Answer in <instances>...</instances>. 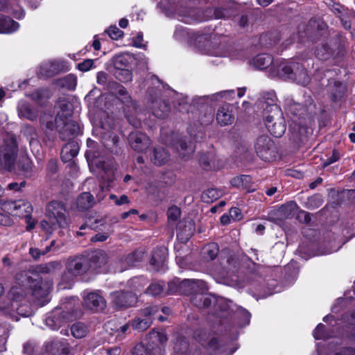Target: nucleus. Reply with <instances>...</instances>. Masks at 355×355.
Returning <instances> with one entry per match:
<instances>
[{"mask_svg": "<svg viewBox=\"0 0 355 355\" xmlns=\"http://www.w3.org/2000/svg\"><path fill=\"white\" fill-rule=\"evenodd\" d=\"M223 24L218 26H215L214 33L207 34L194 33L182 27L176 29L174 36L177 40L187 39L189 42L197 48L201 53L209 54L215 56H225L223 52L224 46L220 40V37L223 35L220 32Z\"/></svg>", "mask_w": 355, "mask_h": 355, "instance_id": "nucleus-1", "label": "nucleus"}, {"mask_svg": "<svg viewBox=\"0 0 355 355\" xmlns=\"http://www.w3.org/2000/svg\"><path fill=\"white\" fill-rule=\"evenodd\" d=\"M46 219L41 220L40 226L46 234L51 236L57 229L68 227L70 219L62 202L53 201L46 207Z\"/></svg>", "mask_w": 355, "mask_h": 355, "instance_id": "nucleus-2", "label": "nucleus"}, {"mask_svg": "<svg viewBox=\"0 0 355 355\" xmlns=\"http://www.w3.org/2000/svg\"><path fill=\"white\" fill-rule=\"evenodd\" d=\"M263 108V117L267 129L275 137H281L286 131V122L280 107L275 103L276 96L268 93Z\"/></svg>", "mask_w": 355, "mask_h": 355, "instance_id": "nucleus-3", "label": "nucleus"}, {"mask_svg": "<svg viewBox=\"0 0 355 355\" xmlns=\"http://www.w3.org/2000/svg\"><path fill=\"white\" fill-rule=\"evenodd\" d=\"M18 145L16 137L6 133L0 139V164L8 171L14 168L18 155Z\"/></svg>", "mask_w": 355, "mask_h": 355, "instance_id": "nucleus-4", "label": "nucleus"}, {"mask_svg": "<svg viewBox=\"0 0 355 355\" xmlns=\"http://www.w3.org/2000/svg\"><path fill=\"white\" fill-rule=\"evenodd\" d=\"M146 347L137 344L133 349L132 355H165L166 335L159 331H151L148 336Z\"/></svg>", "mask_w": 355, "mask_h": 355, "instance_id": "nucleus-5", "label": "nucleus"}, {"mask_svg": "<svg viewBox=\"0 0 355 355\" xmlns=\"http://www.w3.org/2000/svg\"><path fill=\"white\" fill-rule=\"evenodd\" d=\"M207 287L206 283L200 279H184L180 281L175 278L168 283L169 293H179L183 295L195 294L198 291H206Z\"/></svg>", "mask_w": 355, "mask_h": 355, "instance_id": "nucleus-6", "label": "nucleus"}, {"mask_svg": "<svg viewBox=\"0 0 355 355\" xmlns=\"http://www.w3.org/2000/svg\"><path fill=\"white\" fill-rule=\"evenodd\" d=\"M89 269V263L87 258L84 257H69L66 263V271L62 276V280L69 282L73 277L85 274Z\"/></svg>", "mask_w": 355, "mask_h": 355, "instance_id": "nucleus-7", "label": "nucleus"}, {"mask_svg": "<svg viewBox=\"0 0 355 355\" xmlns=\"http://www.w3.org/2000/svg\"><path fill=\"white\" fill-rule=\"evenodd\" d=\"M254 148L257 155L264 161L270 162L276 156L275 144L267 135H261L257 139Z\"/></svg>", "mask_w": 355, "mask_h": 355, "instance_id": "nucleus-8", "label": "nucleus"}, {"mask_svg": "<svg viewBox=\"0 0 355 355\" xmlns=\"http://www.w3.org/2000/svg\"><path fill=\"white\" fill-rule=\"evenodd\" d=\"M1 207L4 211L19 217L28 216L33 211L31 204L22 199L14 201L4 200L1 202Z\"/></svg>", "mask_w": 355, "mask_h": 355, "instance_id": "nucleus-9", "label": "nucleus"}, {"mask_svg": "<svg viewBox=\"0 0 355 355\" xmlns=\"http://www.w3.org/2000/svg\"><path fill=\"white\" fill-rule=\"evenodd\" d=\"M236 10L233 3H228L217 8H207L202 13L205 20L228 19L231 16L235 15Z\"/></svg>", "mask_w": 355, "mask_h": 355, "instance_id": "nucleus-10", "label": "nucleus"}, {"mask_svg": "<svg viewBox=\"0 0 355 355\" xmlns=\"http://www.w3.org/2000/svg\"><path fill=\"white\" fill-rule=\"evenodd\" d=\"M86 156L98 168L104 171L105 175H102L103 179L107 180L108 182H112L114 180V166L112 162H105L104 159H101V153L92 148L86 151Z\"/></svg>", "mask_w": 355, "mask_h": 355, "instance_id": "nucleus-11", "label": "nucleus"}, {"mask_svg": "<svg viewBox=\"0 0 355 355\" xmlns=\"http://www.w3.org/2000/svg\"><path fill=\"white\" fill-rule=\"evenodd\" d=\"M157 312L158 308L155 306L142 309L139 315L132 321V327L139 331H146L152 324L154 316Z\"/></svg>", "mask_w": 355, "mask_h": 355, "instance_id": "nucleus-12", "label": "nucleus"}, {"mask_svg": "<svg viewBox=\"0 0 355 355\" xmlns=\"http://www.w3.org/2000/svg\"><path fill=\"white\" fill-rule=\"evenodd\" d=\"M137 302V295L132 292L116 291L112 294V304L117 310L132 306Z\"/></svg>", "mask_w": 355, "mask_h": 355, "instance_id": "nucleus-13", "label": "nucleus"}, {"mask_svg": "<svg viewBox=\"0 0 355 355\" xmlns=\"http://www.w3.org/2000/svg\"><path fill=\"white\" fill-rule=\"evenodd\" d=\"M117 93L119 95L121 101L123 103L127 104V107L125 109L124 112L130 123L132 124L135 128L139 127L141 125L140 120L135 119L132 116H131L130 114L131 107L132 108L133 110L135 111V112H137L136 103L131 100L130 96L128 95L126 89L123 86L120 85L118 87Z\"/></svg>", "mask_w": 355, "mask_h": 355, "instance_id": "nucleus-14", "label": "nucleus"}, {"mask_svg": "<svg viewBox=\"0 0 355 355\" xmlns=\"http://www.w3.org/2000/svg\"><path fill=\"white\" fill-rule=\"evenodd\" d=\"M297 62L291 61H275L270 67V71L273 76H279L284 79H291L292 71H294Z\"/></svg>", "mask_w": 355, "mask_h": 355, "instance_id": "nucleus-15", "label": "nucleus"}, {"mask_svg": "<svg viewBox=\"0 0 355 355\" xmlns=\"http://www.w3.org/2000/svg\"><path fill=\"white\" fill-rule=\"evenodd\" d=\"M128 140L131 148L137 152H143L150 145L149 137L141 132H132L130 133Z\"/></svg>", "mask_w": 355, "mask_h": 355, "instance_id": "nucleus-16", "label": "nucleus"}, {"mask_svg": "<svg viewBox=\"0 0 355 355\" xmlns=\"http://www.w3.org/2000/svg\"><path fill=\"white\" fill-rule=\"evenodd\" d=\"M83 304L85 308L98 312L106 307V301L98 292H91L84 297Z\"/></svg>", "mask_w": 355, "mask_h": 355, "instance_id": "nucleus-17", "label": "nucleus"}, {"mask_svg": "<svg viewBox=\"0 0 355 355\" xmlns=\"http://www.w3.org/2000/svg\"><path fill=\"white\" fill-rule=\"evenodd\" d=\"M61 126L59 133L62 140L70 141L78 136L80 132V126L76 121L64 119V123Z\"/></svg>", "mask_w": 355, "mask_h": 355, "instance_id": "nucleus-18", "label": "nucleus"}, {"mask_svg": "<svg viewBox=\"0 0 355 355\" xmlns=\"http://www.w3.org/2000/svg\"><path fill=\"white\" fill-rule=\"evenodd\" d=\"M46 352L51 355H72L69 344L65 341L52 340L45 344Z\"/></svg>", "mask_w": 355, "mask_h": 355, "instance_id": "nucleus-19", "label": "nucleus"}, {"mask_svg": "<svg viewBox=\"0 0 355 355\" xmlns=\"http://www.w3.org/2000/svg\"><path fill=\"white\" fill-rule=\"evenodd\" d=\"M171 355H202V354L196 347H189L184 339L178 338L174 343L173 352Z\"/></svg>", "mask_w": 355, "mask_h": 355, "instance_id": "nucleus-20", "label": "nucleus"}, {"mask_svg": "<svg viewBox=\"0 0 355 355\" xmlns=\"http://www.w3.org/2000/svg\"><path fill=\"white\" fill-rule=\"evenodd\" d=\"M66 321V314L60 308H56L47 315L45 320L46 326L53 330L58 329Z\"/></svg>", "mask_w": 355, "mask_h": 355, "instance_id": "nucleus-21", "label": "nucleus"}, {"mask_svg": "<svg viewBox=\"0 0 355 355\" xmlns=\"http://www.w3.org/2000/svg\"><path fill=\"white\" fill-rule=\"evenodd\" d=\"M167 257V249L164 247H158L154 250L150 259V263L153 269L160 271L164 269Z\"/></svg>", "mask_w": 355, "mask_h": 355, "instance_id": "nucleus-22", "label": "nucleus"}, {"mask_svg": "<svg viewBox=\"0 0 355 355\" xmlns=\"http://www.w3.org/2000/svg\"><path fill=\"white\" fill-rule=\"evenodd\" d=\"M65 64L63 61L53 60L42 64L40 67V73L50 77L64 70Z\"/></svg>", "mask_w": 355, "mask_h": 355, "instance_id": "nucleus-23", "label": "nucleus"}, {"mask_svg": "<svg viewBox=\"0 0 355 355\" xmlns=\"http://www.w3.org/2000/svg\"><path fill=\"white\" fill-rule=\"evenodd\" d=\"M89 268L98 269L103 267L107 263L108 257L105 251L98 250L93 252L87 259Z\"/></svg>", "mask_w": 355, "mask_h": 355, "instance_id": "nucleus-24", "label": "nucleus"}, {"mask_svg": "<svg viewBox=\"0 0 355 355\" xmlns=\"http://www.w3.org/2000/svg\"><path fill=\"white\" fill-rule=\"evenodd\" d=\"M290 80L299 85H306L309 83L310 78L304 67L302 64L297 62L294 71H292Z\"/></svg>", "mask_w": 355, "mask_h": 355, "instance_id": "nucleus-25", "label": "nucleus"}, {"mask_svg": "<svg viewBox=\"0 0 355 355\" xmlns=\"http://www.w3.org/2000/svg\"><path fill=\"white\" fill-rule=\"evenodd\" d=\"M95 204L94 196L89 192H83L76 198V206L79 211H85L92 207Z\"/></svg>", "mask_w": 355, "mask_h": 355, "instance_id": "nucleus-26", "label": "nucleus"}, {"mask_svg": "<svg viewBox=\"0 0 355 355\" xmlns=\"http://www.w3.org/2000/svg\"><path fill=\"white\" fill-rule=\"evenodd\" d=\"M150 159L155 165L162 166L168 161L169 153L164 147H156L151 153Z\"/></svg>", "mask_w": 355, "mask_h": 355, "instance_id": "nucleus-27", "label": "nucleus"}, {"mask_svg": "<svg viewBox=\"0 0 355 355\" xmlns=\"http://www.w3.org/2000/svg\"><path fill=\"white\" fill-rule=\"evenodd\" d=\"M135 58L130 53H125L115 55L112 59L114 69L130 68Z\"/></svg>", "mask_w": 355, "mask_h": 355, "instance_id": "nucleus-28", "label": "nucleus"}, {"mask_svg": "<svg viewBox=\"0 0 355 355\" xmlns=\"http://www.w3.org/2000/svg\"><path fill=\"white\" fill-rule=\"evenodd\" d=\"M234 116L228 105L220 107L216 113V121L220 125H230L234 121Z\"/></svg>", "mask_w": 355, "mask_h": 355, "instance_id": "nucleus-29", "label": "nucleus"}, {"mask_svg": "<svg viewBox=\"0 0 355 355\" xmlns=\"http://www.w3.org/2000/svg\"><path fill=\"white\" fill-rule=\"evenodd\" d=\"M17 112L20 118H24L30 121H34L37 118V112L31 105L24 101H21L17 106Z\"/></svg>", "mask_w": 355, "mask_h": 355, "instance_id": "nucleus-30", "label": "nucleus"}, {"mask_svg": "<svg viewBox=\"0 0 355 355\" xmlns=\"http://www.w3.org/2000/svg\"><path fill=\"white\" fill-rule=\"evenodd\" d=\"M212 298L205 291H198L191 297V303L198 308H207L212 304Z\"/></svg>", "mask_w": 355, "mask_h": 355, "instance_id": "nucleus-31", "label": "nucleus"}, {"mask_svg": "<svg viewBox=\"0 0 355 355\" xmlns=\"http://www.w3.org/2000/svg\"><path fill=\"white\" fill-rule=\"evenodd\" d=\"M331 11L342 22H347V20L355 18V12L352 10H349L340 3H338Z\"/></svg>", "mask_w": 355, "mask_h": 355, "instance_id": "nucleus-32", "label": "nucleus"}, {"mask_svg": "<svg viewBox=\"0 0 355 355\" xmlns=\"http://www.w3.org/2000/svg\"><path fill=\"white\" fill-rule=\"evenodd\" d=\"M41 123L49 130H53L55 129L59 130L62 123H64V119L61 118L60 114H57L55 119L51 115H44L41 118Z\"/></svg>", "mask_w": 355, "mask_h": 355, "instance_id": "nucleus-33", "label": "nucleus"}, {"mask_svg": "<svg viewBox=\"0 0 355 355\" xmlns=\"http://www.w3.org/2000/svg\"><path fill=\"white\" fill-rule=\"evenodd\" d=\"M251 63L257 69H264L270 66L272 67L275 61L271 55L262 53L254 57Z\"/></svg>", "mask_w": 355, "mask_h": 355, "instance_id": "nucleus-34", "label": "nucleus"}, {"mask_svg": "<svg viewBox=\"0 0 355 355\" xmlns=\"http://www.w3.org/2000/svg\"><path fill=\"white\" fill-rule=\"evenodd\" d=\"M172 145L177 148L180 155L183 158L189 157L194 152L195 149L194 146L191 142L187 144V142L182 139L175 141L173 144H172Z\"/></svg>", "mask_w": 355, "mask_h": 355, "instance_id": "nucleus-35", "label": "nucleus"}, {"mask_svg": "<svg viewBox=\"0 0 355 355\" xmlns=\"http://www.w3.org/2000/svg\"><path fill=\"white\" fill-rule=\"evenodd\" d=\"M79 151L78 143L71 141L66 144L61 151V157L65 162L76 157Z\"/></svg>", "mask_w": 355, "mask_h": 355, "instance_id": "nucleus-36", "label": "nucleus"}, {"mask_svg": "<svg viewBox=\"0 0 355 355\" xmlns=\"http://www.w3.org/2000/svg\"><path fill=\"white\" fill-rule=\"evenodd\" d=\"M297 208L295 202L291 201L282 205L277 211V215L281 220L292 217Z\"/></svg>", "mask_w": 355, "mask_h": 355, "instance_id": "nucleus-37", "label": "nucleus"}, {"mask_svg": "<svg viewBox=\"0 0 355 355\" xmlns=\"http://www.w3.org/2000/svg\"><path fill=\"white\" fill-rule=\"evenodd\" d=\"M251 182L252 178L250 176L242 175L232 178L231 180V184L237 188L247 189L248 192H252L254 191V189H250Z\"/></svg>", "mask_w": 355, "mask_h": 355, "instance_id": "nucleus-38", "label": "nucleus"}, {"mask_svg": "<svg viewBox=\"0 0 355 355\" xmlns=\"http://www.w3.org/2000/svg\"><path fill=\"white\" fill-rule=\"evenodd\" d=\"M148 281L144 277H138L132 278L128 282V286L131 288V291L132 293H136L138 296V293L141 292L146 285L147 284Z\"/></svg>", "mask_w": 355, "mask_h": 355, "instance_id": "nucleus-39", "label": "nucleus"}, {"mask_svg": "<svg viewBox=\"0 0 355 355\" xmlns=\"http://www.w3.org/2000/svg\"><path fill=\"white\" fill-rule=\"evenodd\" d=\"M219 248L214 243H209L202 248V256L207 261L214 260L218 255Z\"/></svg>", "mask_w": 355, "mask_h": 355, "instance_id": "nucleus-40", "label": "nucleus"}, {"mask_svg": "<svg viewBox=\"0 0 355 355\" xmlns=\"http://www.w3.org/2000/svg\"><path fill=\"white\" fill-rule=\"evenodd\" d=\"M221 196V191L211 188L202 192L201 199L205 203H211L218 199Z\"/></svg>", "mask_w": 355, "mask_h": 355, "instance_id": "nucleus-41", "label": "nucleus"}, {"mask_svg": "<svg viewBox=\"0 0 355 355\" xmlns=\"http://www.w3.org/2000/svg\"><path fill=\"white\" fill-rule=\"evenodd\" d=\"M118 144L119 137L114 134L103 139V146L112 153L116 154L119 153Z\"/></svg>", "mask_w": 355, "mask_h": 355, "instance_id": "nucleus-42", "label": "nucleus"}, {"mask_svg": "<svg viewBox=\"0 0 355 355\" xmlns=\"http://www.w3.org/2000/svg\"><path fill=\"white\" fill-rule=\"evenodd\" d=\"M144 258V253L141 251H135L132 253L128 254L126 257L123 258L124 261L128 266H134L137 263L141 262Z\"/></svg>", "mask_w": 355, "mask_h": 355, "instance_id": "nucleus-43", "label": "nucleus"}, {"mask_svg": "<svg viewBox=\"0 0 355 355\" xmlns=\"http://www.w3.org/2000/svg\"><path fill=\"white\" fill-rule=\"evenodd\" d=\"M157 107H153V113L157 118H164L169 112V106L164 101H160L156 104Z\"/></svg>", "mask_w": 355, "mask_h": 355, "instance_id": "nucleus-44", "label": "nucleus"}, {"mask_svg": "<svg viewBox=\"0 0 355 355\" xmlns=\"http://www.w3.org/2000/svg\"><path fill=\"white\" fill-rule=\"evenodd\" d=\"M114 76L120 81L128 83L132 80V73L130 68H124L121 69H114Z\"/></svg>", "mask_w": 355, "mask_h": 355, "instance_id": "nucleus-45", "label": "nucleus"}, {"mask_svg": "<svg viewBox=\"0 0 355 355\" xmlns=\"http://www.w3.org/2000/svg\"><path fill=\"white\" fill-rule=\"evenodd\" d=\"M60 84L63 87L73 90L76 87L77 78L73 74H69L60 80Z\"/></svg>", "mask_w": 355, "mask_h": 355, "instance_id": "nucleus-46", "label": "nucleus"}, {"mask_svg": "<svg viewBox=\"0 0 355 355\" xmlns=\"http://www.w3.org/2000/svg\"><path fill=\"white\" fill-rule=\"evenodd\" d=\"M332 54V50L326 43H322L315 50L316 56L320 60H327Z\"/></svg>", "mask_w": 355, "mask_h": 355, "instance_id": "nucleus-47", "label": "nucleus"}, {"mask_svg": "<svg viewBox=\"0 0 355 355\" xmlns=\"http://www.w3.org/2000/svg\"><path fill=\"white\" fill-rule=\"evenodd\" d=\"M313 28L311 24H302L299 27L298 37L301 42H304V38H312Z\"/></svg>", "mask_w": 355, "mask_h": 355, "instance_id": "nucleus-48", "label": "nucleus"}, {"mask_svg": "<svg viewBox=\"0 0 355 355\" xmlns=\"http://www.w3.org/2000/svg\"><path fill=\"white\" fill-rule=\"evenodd\" d=\"M71 334L77 338H81L86 336L87 329L86 326L81 323L77 322L73 324L71 328Z\"/></svg>", "mask_w": 355, "mask_h": 355, "instance_id": "nucleus-49", "label": "nucleus"}, {"mask_svg": "<svg viewBox=\"0 0 355 355\" xmlns=\"http://www.w3.org/2000/svg\"><path fill=\"white\" fill-rule=\"evenodd\" d=\"M195 11L193 10L189 9L187 7H181L178 9V11H172L169 8L166 9L164 12L165 15L168 17H173L175 15H178L179 16L182 17H192L193 15V12Z\"/></svg>", "mask_w": 355, "mask_h": 355, "instance_id": "nucleus-50", "label": "nucleus"}, {"mask_svg": "<svg viewBox=\"0 0 355 355\" xmlns=\"http://www.w3.org/2000/svg\"><path fill=\"white\" fill-rule=\"evenodd\" d=\"M23 134L29 140L30 145L37 141V133L34 127L31 125H25L23 129Z\"/></svg>", "mask_w": 355, "mask_h": 355, "instance_id": "nucleus-51", "label": "nucleus"}, {"mask_svg": "<svg viewBox=\"0 0 355 355\" xmlns=\"http://www.w3.org/2000/svg\"><path fill=\"white\" fill-rule=\"evenodd\" d=\"M48 293L49 289L47 286L44 288L40 283H37L32 290V295L37 300L45 297Z\"/></svg>", "mask_w": 355, "mask_h": 355, "instance_id": "nucleus-52", "label": "nucleus"}, {"mask_svg": "<svg viewBox=\"0 0 355 355\" xmlns=\"http://www.w3.org/2000/svg\"><path fill=\"white\" fill-rule=\"evenodd\" d=\"M323 200L320 196L314 195L309 197L306 202V207L310 209H314L322 205Z\"/></svg>", "mask_w": 355, "mask_h": 355, "instance_id": "nucleus-53", "label": "nucleus"}, {"mask_svg": "<svg viewBox=\"0 0 355 355\" xmlns=\"http://www.w3.org/2000/svg\"><path fill=\"white\" fill-rule=\"evenodd\" d=\"M105 33L109 35L112 40H118L123 37V32L116 25L110 26Z\"/></svg>", "mask_w": 355, "mask_h": 355, "instance_id": "nucleus-54", "label": "nucleus"}, {"mask_svg": "<svg viewBox=\"0 0 355 355\" xmlns=\"http://www.w3.org/2000/svg\"><path fill=\"white\" fill-rule=\"evenodd\" d=\"M164 287L163 283H153L148 286L145 293L152 295H158L163 292Z\"/></svg>", "mask_w": 355, "mask_h": 355, "instance_id": "nucleus-55", "label": "nucleus"}, {"mask_svg": "<svg viewBox=\"0 0 355 355\" xmlns=\"http://www.w3.org/2000/svg\"><path fill=\"white\" fill-rule=\"evenodd\" d=\"M113 232V230L111 225H109V227L106 230L105 232L103 233H98L94 236L91 238V241L92 242H103L107 239V238L111 235Z\"/></svg>", "mask_w": 355, "mask_h": 355, "instance_id": "nucleus-56", "label": "nucleus"}, {"mask_svg": "<svg viewBox=\"0 0 355 355\" xmlns=\"http://www.w3.org/2000/svg\"><path fill=\"white\" fill-rule=\"evenodd\" d=\"M212 158L211 154H202L199 157V163L204 169L209 170L211 168Z\"/></svg>", "mask_w": 355, "mask_h": 355, "instance_id": "nucleus-57", "label": "nucleus"}, {"mask_svg": "<svg viewBox=\"0 0 355 355\" xmlns=\"http://www.w3.org/2000/svg\"><path fill=\"white\" fill-rule=\"evenodd\" d=\"M19 28V24H0V33L9 34L17 31Z\"/></svg>", "mask_w": 355, "mask_h": 355, "instance_id": "nucleus-58", "label": "nucleus"}, {"mask_svg": "<svg viewBox=\"0 0 355 355\" xmlns=\"http://www.w3.org/2000/svg\"><path fill=\"white\" fill-rule=\"evenodd\" d=\"M60 107L61 110L58 114H60L62 119H67L71 115V105L66 102H63L60 103Z\"/></svg>", "mask_w": 355, "mask_h": 355, "instance_id": "nucleus-59", "label": "nucleus"}, {"mask_svg": "<svg viewBox=\"0 0 355 355\" xmlns=\"http://www.w3.org/2000/svg\"><path fill=\"white\" fill-rule=\"evenodd\" d=\"M313 337L316 340L327 339L328 338L325 331V326L322 324H319L313 332Z\"/></svg>", "mask_w": 355, "mask_h": 355, "instance_id": "nucleus-60", "label": "nucleus"}, {"mask_svg": "<svg viewBox=\"0 0 355 355\" xmlns=\"http://www.w3.org/2000/svg\"><path fill=\"white\" fill-rule=\"evenodd\" d=\"M110 199L112 200L116 205L121 206L125 204H128L130 200L128 197L126 195H121L119 198L114 195L111 194L110 196Z\"/></svg>", "mask_w": 355, "mask_h": 355, "instance_id": "nucleus-61", "label": "nucleus"}, {"mask_svg": "<svg viewBox=\"0 0 355 355\" xmlns=\"http://www.w3.org/2000/svg\"><path fill=\"white\" fill-rule=\"evenodd\" d=\"M167 214L168 219L175 221L180 218L181 211L178 207L173 206L168 209Z\"/></svg>", "mask_w": 355, "mask_h": 355, "instance_id": "nucleus-62", "label": "nucleus"}, {"mask_svg": "<svg viewBox=\"0 0 355 355\" xmlns=\"http://www.w3.org/2000/svg\"><path fill=\"white\" fill-rule=\"evenodd\" d=\"M130 332V324L126 323L124 325L121 326L116 331V337H120V340L123 339L125 335L129 334Z\"/></svg>", "mask_w": 355, "mask_h": 355, "instance_id": "nucleus-63", "label": "nucleus"}, {"mask_svg": "<svg viewBox=\"0 0 355 355\" xmlns=\"http://www.w3.org/2000/svg\"><path fill=\"white\" fill-rule=\"evenodd\" d=\"M216 306L222 311H227L230 309V302L224 298L216 300Z\"/></svg>", "mask_w": 355, "mask_h": 355, "instance_id": "nucleus-64", "label": "nucleus"}]
</instances>
